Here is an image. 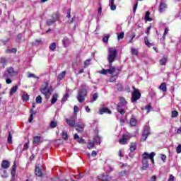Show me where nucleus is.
<instances>
[{
  "label": "nucleus",
  "instance_id": "1",
  "mask_svg": "<svg viewBox=\"0 0 181 181\" xmlns=\"http://www.w3.org/2000/svg\"><path fill=\"white\" fill-rule=\"evenodd\" d=\"M117 54H118V51L115 47L108 48L107 61L109 62L110 68L109 69H103L100 71V74L105 75L107 73H109V74H113L115 73L116 69L115 66H112V63L115 62V59H117Z\"/></svg>",
  "mask_w": 181,
  "mask_h": 181
},
{
  "label": "nucleus",
  "instance_id": "2",
  "mask_svg": "<svg viewBox=\"0 0 181 181\" xmlns=\"http://www.w3.org/2000/svg\"><path fill=\"white\" fill-rule=\"evenodd\" d=\"M156 153L154 152H151L150 154L145 152L142 155V162H143V167L142 169L144 170H146L147 168H149V163H148V159H150L151 160L152 163H155V160L153 158H155Z\"/></svg>",
  "mask_w": 181,
  "mask_h": 181
},
{
  "label": "nucleus",
  "instance_id": "3",
  "mask_svg": "<svg viewBox=\"0 0 181 181\" xmlns=\"http://www.w3.org/2000/svg\"><path fill=\"white\" fill-rule=\"evenodd\" d=\"M87 96V85H82L78 91L76 98L78 103H83Z\"/></svg>",
  "mask_w": 181,
  "mask_h": 181
},
{
  "label": "nucleus",
  "instance_id": "4",
  "mask_svg": "<svg viewBox=\"0 0 181 181\" xmlns=\"http://www.w3.org/2000/svg\"><path fill=\"white\" fill-rule=\"evenodd\" d=\"M40 91L42 94L45 95L46 100H49V98H50V95H52V91H53V88L52 86H49L48 83H45L41 87Z\"/></svg>",
  "mask_w": 181,
  "mask_h": 181
},
{
  "label": "nucleus",
  "instance_id": "5",
  "mask_svg": "<svg viewBox=\"0 0 181 181\" xmlns=\"http://www.w3.org/2000/svg\"><path fill=\"white\" fill-rule=\"evenodd\" d=\"M149 135H151V127H149V124H146L144 126V132L142 134L141 138V141L142 142L146 141V139H148V136H149Z\"/></svg>",
  "mask_w": 181,
  "mask_h": 181
},
{
  "label": "nucleus",
  "instance_id": "6",
  "mask_svg": "<svg viewBox=\"0 0 181 181\" xmlns=\"http://www.w3.org/2000/svg\"><path fill=\"white\" fill-rule=\"evenodd\" d=\"M18 75V71L13 69V67H9L7 69L6 71L4 73V77H13Z\"/></svg>",
  "mask_w": 181,
  "mask_h": 181
},
{
  "label": "nucleus",
  "instance_id": "7",
  "mask_svg": "<svg viewBox=\"0 0 181 181\" xmlns=\"http://www.w3.org/2000/svg\"><path fill=\"white\" fill-rule=\"evenodd\" d=\"M86 127V124L83 122H81V120H79V122H77L75 124V129L78 132H83L84 131V127Z\"/></svg>",
  "mask_w": 181,
  "mask_h": 181
},
{
  "label": "nucleus",
  "instance_id": "8",
  "mask_svg": "<svg viewBox=\"0 0 181 181\" xmlns=\"http://www.w3.org/2000/svg\"><path fill=\"white\" fill-rule=\"evenodd\" d=\"M129 139H131V136H129V134H123L122 137L119 139V144L120 145H127Z\"/></svg>",
  "mask_w": 181,
  "mask_h": 181
},
{
  "label": "nucleus",
  "instance_id": "9",
  "mask_svg": "<svg viewBox=\"0 0 181 181\" xmlns=\"http://www.w3.org/2000/svg\"><path fill=\"white\" fill-rule=\"evenodd\" d=\"M141 98V93L138 90H134L132 94V103H136Z\"/></svg>",
  "mask_w": 181,
  "mask_h": 181
},
{
  "label": "nucleus",
  "instance_id": "10",
  "mask_svg": "<svg viewBox=\"0 0 181 181\" xmlns=\"http://www.w3.org/2000/svg\"><path fill=\"white\" fill-rule=\"evenodd\" d=\"M65 121L69 127H74L76 125V116L66 118L65 119Z\"/></svg>",
  "mask_w": 181,
  "mask_h": 181
},
{
  "label": "nucleus",
  "instance_id": "11",
  "mask_svg": "<svg viewBox=\"0 0 181 181\" xmlns=\"http://www.w3.org/2000/svg\"><path fill=\"white\" fill-rule=\"evenodd\" d=\"M168 9V4L165 2H161L159 6L158 11L160 13H163Z\"/></svg>",
  "mask_w": 181,
  "mask_h": 181
},
{
  "label": "nucleus",
  "instance_id": "12",
  "mask_svg": "<svg viewBox=\"0 0 181 181\" xmlns=\"http://www.w3.org/2000/svg\"><path fill=\"white\" fill-rule=\"evenodd\" d=\"M42 169H43V166H37L35 167V174L36 176H38L39 177H41V176H43V173L42 172Z\"/></svg>",
  "mask_w": 181,
  "mask_h": 181
},
{
  "label": "nucleus",
  "instance_id": "13",
  "mask_svg": "<svg viewBox=\"0 0 181 181\" xmlns=\"http://www.w3.org/2000/svg\"><path fill=\"white\" fill-rule=\"evenodd\" d=\"M11 166V163L7 160H4L1 163L2 169H8Z\"/></svg>",
  "mask_w": 181,
  "mask_h": 181
},
{
  "label": "nucleus",
  "instance_id": "14",
  "mask_svg": "<svg viewBox=\"0 0 181 181\" xmlns=\"http://www.w3.org/2000/svg\"><path fill=\"white\" fill-rule=\"evenodd\" d=\"M98 179H100V180H103V181H109L111 180V177H110V175H98Z\"/></svg>",
  "mask_w": 181,
  "mask_h": 181
},
{
  "label": "nucleus",
  "instance_id": "15",
  "mask_svg": "<svg viewBox=\"0 0 181 181\" xmlns=\"http://www.w3.org/2000/svg\"><path fill=\"white\" fill-rule=\"evenodd\" d=\"M62 43L64 47H69V46H70V44L71 42H70V40L67 37H65L62 40Z\"/></svg>",
  "mask_w": 181,
  "mask_h": 181
},
{
  "label": "nucleus",
  "instance_id": "16",
  "mask_svg": "<svg viewBox=\"0 0 181 181\" xmlns=\"http://www.w3.org/2000/svg\"><path fill=\"white\" fill-rule=\"evenodd\" d=\"M111 114V110L108 109L107 107H103L99 110V114L100 115H103V114Z\"/></svg>",
  "mask_w": 181,
  "mask_h": 181
},
{
  "label": "nucleus",
  "instance_id": "17",
  "mask_svg": "<svg viewBox=\"0 0 181 181\" xmlns=\"http://www.w3.org/2000/svg\"><path fill=\"white\" fill-rule=\"evenodd\" d=\"M115 0H109V6H110L111 11H115L117 9V5L114 4Z\"/></svg>",
  "mask_w": 181,
  "mask_h": 181
},
{
  "label": "nucleus",
  "instance_id": "18",
  "mask_svg": "<svg viewBox=\"0 0 181 181\" xmlns=\"http://www.w3.org/2000/svg\"><path fill=\"white\" fill-rule=\"evenodd\" d=\"M0 174L1 177L4 179H6V177H8V173H6V170H4V168L0 169Z\"/></svg>",
  "mask_w": 181,
  "mask_h": 181
},
{
  "label": "nucleus",
  "instance_id": "19",
  "mask_svg": "<svg viewBox=\"0 0 181 181\" xmlns=\"http://www.w3.org/2000/svg\"><path fill=\"white\" fill-rule=\"evenodd\" d=\"M136 122H137L136 119L134 116H132L129 122L130 127H135V125H136Z\"/></svg>",
  "mask_w": 181,
  "mask_h": 181
},
{
  "label": "nucleus",
  "instance_id": "20",
  "mask_svg": "<svg viewBox=\"0 0 181 181\" xmlns=\"http://www.w3.org/2000/svg\"><path fill=\"white\" fill-rule=\"evenodd\" d=\"M58 97H59V95H57V93H54L52 95V100H51V104H56V101H57Z\"/></svg>",
  "mask_w": 181,
  "mask_h": 181
},
{
  "label": "nucleus",
  "instance_id": "21",
  "mask_svg": "<svg viewBox=\"0 0 181 181\" xmlns=\"http://www.w3.org/2000/svg\"><path fill=\"white\" fill-rule=\"evenodd\" d=\"M65 76H66V71H64L58 75V80L59 81H62V80L64 78Z\"/></svg>",
  "mask_w": 181,
  "mask_h": 181
},
{
  "label": "nucleus",
  "instance_id": "22",
  "mask_svg": "<svg viewBox=\"0 0 181 181\" xmlns=\"http://www.w3.org/2000/svg\"><path fill=\"white\" fill-rule=\"evenodd\" d=\"M159 89L161 90L163 93H166V83H163L160 84V86H159Z\"/></svg>",
  "mask_w": 181,
  "mask_h": 181
},
{
  "label": "nucleus",
  "instance_id": "23",
  "mask_svg": "<svg viewBox=\"0 0 181 181\" xmlns=\"http://www.w3.org/2000/svg\"><path fill=\"white\" fill-rule=\"evenodd\" d=\"M150 15H151V13H149V11L146 12V15L144 17L145 21H147L148 22H152V18L149 17Z\"/></svg>",
  "mask_w": 181,
  "mask_h": 181
},
{
  "label": "nucleus",
  "instance_id": "24",
  "mask_svg": "<svg viewBox=\"0 0 181 181\" xmlns=\"http://www.w3.org/2000/svg\"><path fill=\"white\" fill-rule=\"evenodd\" d=\"M93 142L95 144H101V138L99 136H95L93 137Z\"/></svg>",
  "mask_w": 181,
  "mask_h": 181
},
{
  "label": "nucleus",
  "instance_id": "25",
  "mask_svg": "<svg viewBox=\"0 0 181 181\" xmlns=\"http://www.w3.org/2000/svg\"><path fill=\"white\" fill-rule=\"evenodd\" d=\"M16 91H18V86H13L10 90V95L15 94Z\"/></svg>",
  "mask_w": 181,
  "mask_h": 181
},
{
  "label": "nucleus",
  "instance_id": "26",
  "mask_svg": "<svg viewBox=\"0 0 181 181\" xmlns=\"http://www.w3.org/2000/svg\"><path fill=\"white\" fill-rule=\"evenodd\" d=\"M166 62H168V57H164L160 59V64H161V66H165V64H166Z\"/></svg>",
  "mask_w": 181,
  "mask_h": 181
},
{
  "label": "nucleus",
  "instance_id": "27",
  "mask_svg": "<svg viewBox=\"0 0 181 181\" xmlns=\"http://www.w3.org/2000/svg\"><path fill=\"white\" fill-rule=\"evenodd\" d=\"M69 90L66 91V93L64 94V95L63 96L62 99V103H66V101H67V98H69Z\"/></svg>",
  "mask_w": 181,
  "mask_h": 181
},
{
  "label": "nucleus",
  "instance_id": "28",
  "mask_svg": "<svg viewBox=\"0 0 181 181\" xmlns=\"http://www.w3.org/2000/svg\"><path fill=\"white\" fill-rule=\"evenodd\" d=\"M1 64H2L3 67H5L6 64H8V60L5 58H1L0 60Z\"/></svg>",
  "mask_w": 181,
  "mask_h": 181
},
{
  "label": "nucleus",
  "instance_id": "29",
  "mask_svg": "<svg viewBox=\"0 0 181 181\" xmlns=\"http://www.w3.org/2000/svg\"><path fill=\"white\" fill-rule=\"evenodd\" d=\"M40 136H35L33 139V144H37L39 142H40Z\"/></svg>",
  "mask_w": 181,
  "mask_h": 181
},
{
  "label": "nucleus",
  "instance_id": "30",
  "mask_svg": "<svg viewBox=\"0 0 181 181\" xmlns=\"http://www.w3.org/2000/svg\"><path fill=\"white\" fill-rule=\"evenodd\" d=\"M136 149V143H132L130 145V148L129 150L132 152H134Z\"/></svg>",
  "mask_w": 181,
  "mask_h": 181
},
{
  "label": "nucleus",
  "instance_id": "31",
  "mask_svg": "<svg viewBox=\"0 0 181 181\" xmlns=\"http://www.w3.org/2000/svg\"><path fill=\"white\" fill-rule=\"evenodd\" d=\"M117 111L122 115H124V114H125V110H124V109H122V107L121 106H119V105H117Z\"/></svg>",
  "mask_w": 181,
  "mask_h": 181
},
{
  "label": "nucleus",
  "instance_id": "32",
  "mask_svg": "<svg viewBox=\"0 0 181 181\" xmlns=\"http://www.w3.org/2000/svg\"><path fill=\"white\" fill-rule=\"evenodd\" d=\"M108 39H110V34L105 35L103 38V43H108Z\"/></svg>",
  "mask_w": 181,
  "mask_h": 181
},
{
  "label": "nucleus",
  "instance_id": "33",
  "mask_svg": "<svg viewBox=\"0 0 181 181\" xmlns=\"http://www.w3.org/2000/svg\"><path fill=\"white\" fill-rule=\"evenodd\" d=\"M51 19L55 22H57V21H59V13L52 14V17Z\"/></svg>",
  "mask_w": 181,
  "mask_h": 181
},
{
  "label": "nucleus",
  "instance_id": "34",
  "mask_svg": "<svg viewBox=\"0 0 181 181\" xmlns=\"http://www.w3.org/2000/svg\"><path fill=\"white\" fill-rule=\"evenodd\" d=\"M91 64V59H88L84 62V69H86V67H88Z\"/></svg>",
  "mask_w": 181,
  "mask_h": 181
},
{
  "label": "nucleus",
  "instance_id": "35",
  "mask_svg": "<svg viewBox=\"0 0 181 181\" xmlns=\"http://www.w3.org/2000/svg\"><path fill=\"white\" fill-rule=\"evenodd\" d=\"M177 115H179V112H177V111L173 110L171 112V117L172 118H176V117H177Z\"/></svg>",
  "mask_w": 181,
  "mask_h": 181
},
{
  "label": "nucleus",
  "instance_id": "36",
  "mask_svg": "<svg viewBox=\"0 0 181 181\" xmlns=\"http://www.w3.org/2000/svg\"><path fill=\"white\" fill-rule=\"evenodd\" d=\"M33 112V109H31L30 110L31 115H30V118L28 119L29 122H32V121H33V115H35V114H36L35 112Z\"/></svg>",
  "mask_w": 181,
  "mask_h": 181
},
{
  "label": "nucleus",
  "instance_id": "37",
  "mask_svg": "<svg viewBox=\"0 0 181 181\" xmlns=\"http://www.w3.org/2000/svg\"><path fill=\"white\" fill-rule=\"evenodd\" d=\"M49 47L52 52H54V50H56V42H52Z\"/></svg>",
  "mask_w": 181,
  "mask_h": 181
},
{
  "label": "nucleus",
  "instance_id": "38",
  "mask_svg": "<svg viewBox=\"0 0 181 181\" xmlns=\"http://www.w3.org/2000/svg\"><path fill=\"white\" fill-rule=\"evenodd\" d=\"M119 102L122 105H127V100H125V98L122 97L119 98Z\"/></svg>",
  "mask_w": 181,
  "mask_h": 181
},
{
  "label": "nucleus",
  "instance_id": "39",
  "mask_svg": "<svg viewBox=\"0 0 181 181\" xmlns=\"http://www.w3.org/2000/svg\"><path fill=\"white\" fill-rule=\"evenodd\" d=\"M50 128H56L57 127V122L52 121L49 124Z\"/></svg>",
  "mask_w": 181,
  "mask_h": 181
},
{
  "label": "nucleus",
  "instance_id": "40",
  "mask_svg": "<svg viewBox=\"0 0 181 181\" xmlns=\"http://www.w3.org/2000/svg\"><path fill=\"white\" fill-rule=\"evenodd\" d=\"M62 136L64 141H67V139L69 138V134H67V132H63L62 134Z\"/></svg>",
  "mask_w": 181,
  "mask_h": 181
},
{
  "label": "nucleus",
  "instance_id": "41",
  "mask_svg": "<svg viewBox=\"0 0 181 181\" xmlns=\"http://www.w3.org/2000/svg\"><path fill=\"white\" fill-rule=\"evenodd\" d=\"M23 101H29V95H28V93L23 95Z\"/></svg>",
  "mask_w": 181,
  "mask_h": 181
},
{
  "label": "nucleus",
  "instance_id": "42",
  "mask_svg": "<svg viewBox=\"0 0 181 181\" xmlns=\"http://www.w3.org/2000/svg\"><path fill=\"white\" fill-rule=\"evenodd\" d=\"M7 141L8 144H12V134H11V132H8Z\"/></svg>",
  "mask_w": 181,
  "mask_h": 181
},
{
  "label": "nucleus",
  "instance_id": "43",
  "mask_svg": "<svg viewBox=\"0 0 181 181\" xmlns=\"http://www.w3.org/2000/svg\"><path fill=\"white\" fill-rule=\"evenodd\" d=\"M144 42H145L146 46H148V47H151V46H152V44H151L149 42V40H148V37H144Z\"/></svg>",
  "mask_w": 181,
  "mask_h": 181
},
{
  "label": "nucleus",
  "instance_id": "44",
  "mask_svg": "<svg viewBox=\"0 0 181 181\" xmlns=\"http://www.w3.org/2000/svg\"><path fill=\"white\" fill-rule=\"evenodd\" d=\"M35 101H36L37 104H42V96L38 95L36 98Z\"/></svg>",
  "mask_w": 181,
  "mask_h": 181
},
{
  "label": "nucleus",
  "instance_id": "45",
  "mask_svg": "<svg viewBox=\"0 0 181 181\" xmlns=\"http://www.w3.org/2000/svg\"><path fill=\"white\" fill-rule=\"evenodd\" d=\"M54 21H53L52 18L51 19H49L47 21V25L48 26H52V25H53V23H54Z\"/></svg>",
  "mask_w": 181,
  "mask_h": 181
},
{
  "label": "nucleus",
  "instance_id": "46",
  "mask_svg": "<svg viewBox=\"0 0 181 181\" xmlns=\"http://www.w3.org/2000/svg\"><path fill=\"white\" fill-rule=\"evenodd\" d=\"M124 32L120 33L117 35V39L118 40H121V39H124Z\"/></svg>",
  "mask_w": 181,
  "mask_h": 181
},
{
  "label": "nucleus",
  "instance_id": "47",
  "mask_svg": "<svg viewBox=\"0 0 181 181\" xmlns=\"http://www.w3.org/2000/svg\"><path fill=\"white\" fill-rule=\"evenodd\" d=\"M132 54H134L135 56H138V49L135 48H131Z\"/></svg>",
  "mask_w": 181,
  "mask_h": 181
},
{
  "label": "nucleus",
  "instance_id": "48",
  "mask_svg": "<svg viewBox=\"0 0 181 181\" xmlns=\"http://www.w3.org/2000/svg\"><path fill=\"white\" fill-rule=\"evenodd\" d=\"M94 141L89 142L88 145V149H93V148H94Z\"/></svg>",
  "mask_w": 181,
  "mask_h": 181
},
{
  "label": "nucleus",
  "instance_id": "49",
  "mask_svg": "<svg viewBox=\"0 0 181 181\" xmlns=\"http://www.w3.org/2000/svg\"><path fill=\"white\" fill-rule=\"evenodd\" d=\"M28 149H29V141H28L27 143H25L24 144L23 148V151H28Z\"/></svg>",
  "mask_w": 181,
  "mask_h": 181
},
{
  "label": "nucleus",
  "instance_id": "50",
  "mask_svg": "<svg viewBox=\"0 0 181 181\" xmlns=\"http://www.w3.org/2000/svg\"><path fill=\"white\" fill-rule=\"evenodd\" d=\"M28 78H31V77H33V78H37V80H39V76H36V75H35V74H29L28 75Z\"/></svg>",
  "mask_w": 181,
  "mask_h": 181
},
{
  "label": "nucleus",
  "instance_id": "51",
  "mask_svg": "<svg viewBox=\"0 0 181 181\" xmlns=\"http://www.w3.org/2000/svg\"><path fill=\"white\" fill-rule=\"evenodd\" d=\"M151 108L152 105H151V104H148L147 106H146L145 109L147 110V114H149V112H151Z\"/></svg>",
  "mask_w": 181,
  "mask_h": 181
},
{
  "label": "nucleus",
  "instance_id": "52",
  "mask_svg": "<svg viewBox=\"0 0 181 181\" xmlns=\"http://www.w3.org/2000/svg\"><path fill=\"white\" fill-rule=\"evenodd\" d=\"M168 32H169V28H165L164 30L163 40H165V36H166V35H168Z\"/></svg>",
  "mask_w": 181,
  "mask_h": 181
},
{
  "label": "nucleus",
  "instance_id": "53",
  "mask_svg": "<svg viewBox=\"0 0 181 181\" xmlns=\"http://www.w3.org/2000/svg\"><path fill=\"white\" fill-rule=\"evenodd\" d=\"M115 71L113 73H115V76H118L119 74V71H121V67H115Z\"/></svg>",
  "mask_w": 181,
  "mask_h": 181
},
{
  "label": "nucleus",
  "instance_id": "54",
  "mask_svg": "<svg viewBox=\"0 0 181 181\" xmlns=\"http://www.w3.org/2000/svg\"><path fill=\"white\" fill-rule=\"evenodd\" d=\"M6 53H16V48H13L12 49H7Z\"/></svg>",
  "mask_w": 181,
  "mask_h": 181
},
{
  "label": "nucleus",
  "instance_id": "55",
  "mask_svg": "<svg viewBox=\"0 0 181 181\" xmlns=\"http://www.w3.org/2000/svg\"><path fill=\"white\" fill-rule=\"evenodd\" d=\"M177 153H181V144H178L176 148Z\"/></svg>",
  "mask_w": 181,
  "mask_h": 181
},
{
  "label": "nucleus",
  "instance_id": "56",
  "mask_svg": "<svg viewBox=\"0 0 181 181\" xmlns=\"http://www.w3.org/2000/svg\"><path fill=\"white\" fill-rule=\"evenodd\" d=\"M117 89L118 91H122V85L121 83H117Z\"/></svg>",
  "mask_w": 181,
  "mask_h": 181
},
{
  "label": "nucleus",
  "instance_id": "57",
  "mask_svg": "<svg viewBox=\"0 0 181 181\" xmlns=\"http://www.w3.org/2000/svg\"><path fill=\"white\" fill-rule=\"evenodd\" d=\"M6 79V84H11L12 83V80H11V77H4Z\"/></svg>",
  "mask_w": 181,
  "mask_h": 181
},
{
  "label": "nucleus",
  "instance_id": "58",
  "mask_svg": "<svg viewBox=\"0 0 181 181\" xmlns=\"http://www.w3.org/2000/svg\"><path fill=\"white\" fill-rule=\"evenodd\" d=\"M97 98H98V93H94L93 95V101H96Z\"/></svg>",
  "mask_w": 181,
  "mask_h": 181
},
{
  "label": "nucleus",
  "instance_id": "59",
  "mask_svg": "<svg viewBox=\"0 0 181 181\" xmlns=\"http://www.w3.org/2000/svg\"><path fill=\"white\" fill-rule=\"evenodd\" d=\"M77 142H78V144H86V141H84V139L83 138H79L77 140Z\"/></svg>",
  "mask_w": 181,
  "mask_h": 181
},
{
  "label": "nucleus",
  "instance_id": "60",
  "mask_svg": "<svg viewBox=\"0 0 181 181\" xmlns=\"http://www.w3.org/2000/svg\"><path fill=\"white\" fill-rule=\"evenodd\" d=\"M138 8V2H136L134 9H133V12L134 13H135V12H136V9Z\"/></svg>",
  "mask_w": 181,
  "mask_h": 181
},
{
  "label": "nucleus",
  "instance_id": "61",
  "mask_svg": "<svg viewBox=\"0 0 181 181\" xmlns=\"http://www.w3.org/2000/svg\"><path fill=\"white\" fill-rule=\"evenodd\" d=\"M78 111H79L78 107H77V106L75 105V106L74 107V112H75V114H76V113L78 112Z\"/></svg>",
  "mask_w": 181,
  "mask_h": 181
},
{
  "label": "nucleus",
  "instance_id": "62",
  "mask_svg": "<svg viewBox=\"0 0 181 181\" xmlns=\"http://www.w3.org/2000/svg\"><path fill=\"white\" fill-rule=\"evenodd\" d=\"M91 156H93V158H95V156H97V151H93L91 153Z\"/></svg>",
  "mask_w": 181,
  "mask_h": 181
},
{
  "label": "nucleus",
  "instance_id": "63",
  "mask_svg": "<svg viewBox=\"0 0 181 181\" xmlns=\"http://www.w3.org/2000/svg\"><path fill=\"white\" fill-rule=\"evenodd\" d=\"M168 181H175V176L170 175Z\"/></svg>",
  "mask_w": 181,
  "mask_h": 181
},
{
  "label": "nucleus",
  "instance_id": "64",
  "mask_svg": "<svg viewBox=\"0 0 181 181\" xmlns=\"http://www.w3.org/2000/svg\"><path fill=\"white\" fill-rule=\"evenodd\" d=\"M149 181H156V175L152 176Z\"/></svg>",
  "mask_w": 181,
  "mask_h": 181
}]
</instances>
